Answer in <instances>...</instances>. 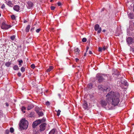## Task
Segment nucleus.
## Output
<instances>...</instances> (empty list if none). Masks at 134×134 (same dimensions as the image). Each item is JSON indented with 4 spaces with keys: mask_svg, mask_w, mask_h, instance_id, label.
I'll return each mask as SVG.
<instances>
[{
    "mask_svg": "<svg viewBox=\"0 0 134 134\" xmlns=\"http://www.w3.org/2000/svg\"><path fill=\"white\" fill-rule=\"evenodd\" d=\"M106 97V100L102 99L100 101V104L103 107L106 106L107 104L109 105L111 104L115 106L118 105L119 103L120 95L118 92L111 91L109 92Z\"/></svg>",
    "mask_w": 134,
    "mask_h": 134,
    "instance_id": "obj_1",
    "label": "nucleus"
},
{
    "mask_svg": "<svg viewBox=\"0 0 134 134\" xmlns=\"http://www.w3.org/2000/svg\"><path fill=\"white\" fill-rule=\"evenodd\" d=\"M29 123L28 121L25 119H22L20 121L19 125L20 129L21 130L26 129L28 127Z\"/></svg>",
    "mask_w": 134,
    "mask_h": 134,
    "instance_id": "obj_2",
    "label": "nucleus"
},
{
    "mask_svg": "<svg viewBox=\"0 0 134 134\" xmlns=\"http://www.w3.org/2000/svg\"><path fill=\"white\" fill-rule=\"evenodd\" d=\"M96 77L99 83L102 82L107 78V77L105 75L99 74H97L96 75Z\"/></svg>",
    "mask_w": 134,
    "mask_h": 134,
    "instance_id": "obj_3",
    "label": "nucleus"
},
{
    "mask_svg": "<svg viewBox=\"0 0 134 134\" xmlns=\"http://www.w3.org/2000/svg\"><path fill=\"white\" fill-rule=\"evenodd\" d=\"M11 27L10 25H8L6 24L4 22H3L1 26V28L2 29H8Z\"/></svg>",
    "mask_w": 134,
    "mask_h": 134,
    "instance_id": "obj_4",
    "label": "nucleus"
},
{
    "mask_svg": "<svg viewBox=\"0 0 134 134\" xmlns=\"http://www.w3.org/2000/svg\"><path fill=\"white\" fill-rule=\"evenodd\" d=\"M98 88L99 89L101 90L104 92H108L110 90V88H106L105 87L104 88L100 85L98 86Z\"/></svg>",
    "mask_w": 134,
    "mask_h": 134,
    "instance_id": "obj_5",
    "label": "nucleus"
},
{
    "mask_svg": "<svg viewBox=\"0 0 134 134\" xmlns=\"http://www.w3.org/2000/svg\"><path fill=\"white\" fill-rule=\"evenodd\" d=\"M94 30L96 31L98 30V33H100L101 31V28L100 27L99 28V26L98 24H96L95 25Z\"/></svg>",
    "mask_w": 134,
    "mask_h": 134,
    "instance_id": "obj_6",
    "label": "nucleus"
},
{
    "mask_svg": "<svg viewBox=\"0 0 134 134\" xmlns=\"http://www.w3.org/2000/svg\"><path fill=\"white\" fill-rule=\"evenodd\" d=\"M46 125V124L44 123L40 126V129L41 131H44L45 129Z\"/></svg>",
    "mask_w": 134,
    "mask_h": 134,
    "instance_id": "obj_7",
    "label": "nucleus"
},
{
    "mask_svg": "<svg viewBox=\"0 0 134 134\" xmlns=\"http://www.w3.org/2000/svg\"><path fill=\"white\" fill-rule=\"evenodd\" d=\"M127 41L128 43L129 44H130L134 42L133 40L132 39L131 37H129L128 38L127 40Z\"/></svg>",
    "mask_w": 134,
    "mask_h": 134,
    "instance_id": "obj_8",
    "label": "nucleus"
},
{
    "mask_svg": "<svg viewBox=\"0 0 134 134\" xmlns=\"http://www.w3.org/2000/svg\"><path fill=\"white\" fill-rule=\"evenodd\" d=\"M33 6L32 3L31 2H29L27 3V7L28 8L30 9Z\"/></svg>",
    "mask_w": 134,
    "mask_h": 134,
    "instance_id": "obj_9",
    "label": "nucleus"
},
{
    "mask_svg": "<svg viewBox=\"0 0 134 134\" xmlns=\"http://www.w3.org/2000/svg\"><path fill=\"white\" fill-rule=\"evenodd\" d=\"M80 51L78 48H75L74 50V54L76 56L78 54H79Z\"/></svg>",
    "mask_w": 134,
    "mask_h": 134,
    "instance_id": "obj_10",
    "label": "nucleus"
},
{
    "mask_svg": "<svg viewBox=\"0 0 134 134\" xmlns=\"http://www.w3.org/2000/svg\"><path fill=\"white\" fill-rule=\"evenodd\" d=\"M45 121V120L44 119H39L35 121H37L36 123H37L38 125L40 124L41 123L44 122Z\"/></svg>",
    "mask_w": 134,
    "mask_h": 134,
    "instance_id": "obj_11",
    "label": "nucleus"
},
{
    "mask_svg": "<svg viewBox=\"0 0 134 134\" xmlns=\"http://www.w3.org/2000/svg\"><path fill=\"white\" fill-rule=\"evenodd\" d=\"M127 14L129 17L131 19L133 18L134 16L133 14L131 13H129V12H127Z\"/></svg>",
    "mask_w": 134,
    "mask_h": 134,
    "instance_id": "obj_12",
    "label": "nucleus"
},
{
    "mask_svg": "<svg viewBox=\"0 0 134 134\" xmlns=\"http://www.w3.org/2000/svg\"><path fill=\"white\" fill-rule=\"evenodd\" d=\"M34 107V106L33 104H29L28 107L27 108V110H30L31 109Z\"/></svg>",
    "mask_w": 134,
    "mask_h": 134,
    "instance_id": "obj_13",
    "label": "nucleus"
},
{
    "mask_svg": "<svg viewBox=\"0 0 134 134\" xmlns=\"http://www.w3.org/2000/svg\"><path fill=\"white\" fill-rule=\"evenodd\" d=\"M13 9L14 10L18 12L20 9V7L19 6L16 5L14 6L13 7Z\"/></svg>",
    "mask_w": 134,
    "mask_h": 134,
    "instance_id": "obj_14",
    "label": "nucleus"
},
{
    "mask_svg": "<svg viewBox=\"0 0 134 134\" xmlns=\"http://www.w3.org/2000/svg\"><path fill=\"white\" fill-rule=\"evenodd\" d=\"M35 109L37 113L38 114L39 116H42L43 115V114L42 112L41 111H39L38 110H36V109Z\"/></svg>",
    "mask_w": 134,
    "mask_h": 134,
    "instance_id": "obj_15",
    "label": "nucleus"
},
{
    "mask_svg": "<svg viewBox=\"0 0 134 134\" xmlns=\"http://www.w3.org/2000/svg\"><path fill=\"white\" fill-rule=\"evenodd\" d=\"M53 67L52 66H49V68L47 70V72H48L50 71L53 69Z\"/></svg>",
    "mask_w": 134,
    "mask_h": 134,
    "instance_id": "obj_16",
    "label": "nucleus"
},
{
    "mask_svg": "<svg viewBox=\"0 0 134 134\" xmlns=\"http://www.w3.org/2000/svg\"><path fill=\"white\" fill-rule=\"evenodd\" d=\"M84 109H88V106L87 103L86 102L84 101Z\"/></svg>",
    "mask_w": 134,
    "mask_h": 134,
    "instance_id": "obj_17",
    "label": "nucleus"
},
{
    "mask_svg": "<svg viewBox=\"0 0 134 134\" xmlns=\"http://www.w3.org/2000/svg\"><path fill=\"white\" fill-rule=\"evenodd\" d=\"M37 121H35L32 124V127L34 128H35L38 125L37 123H36Z\"/></svg>",
    "mask_w": 134,
    "mask_h": 134,
    "instance_id": "obj_18",
    "label": "nucleus"
},
{
    "mask_svg": "<svg viewBox=\"0 0 134 134\" xmlns=\"http://www.w3.org/2000/svg\"><path fill=\"white\" fill-rule=\"evenodd\" d=\"M30 26L29 25H28L26 27V32H28L30 28Z\"/></svg>",
    "mask_w": 134,
    "mask_h": 134,
    "instance_id": "obj_19",
    "label": "nucleus"
},
{
    "mask_svg": "<svg viewBox=\"0 0 134 134\" xmlns=\"http://www.w3.org/2000/svg\"><path fill=\"white\" fill-rule=\"evenodd\" d=\"M11 64L10 62H8L5 63V65L6 66L8 67Z\"/></svg>",
    "mask_w": 134,
    "mask_h": 134,
    "instance_id": "obj_20",
    "label": "nucleus"
},
{
    "mask_svg": "<svg viewBox=\"0 0 134 134\" xmlns=\"http://www.w3.org/2000/svg\"><path fill=\"white\" fill-rule=\"evenodd\" d=\"M13 69L14 70H17L19 69V68L17 65H15L13 67Z\"/></svg>",
    "mask_w": 134,
    "mask_h": 134,
    "instance_id": "obj_21",
    "label": "nucleus"
},
{
    "mask_svg": "<svg viewBox=\"0 0 134 134\" xmlns=\"http://www.w3.org/2000/svg\"><path fill=\"white\" fill-rule=\"evenodd\" d=\"M55 132V130L53 129L49 133V134H54Z\"/></svg>",
    "mask_w": 134,
    "mask_h": 134,
    "instance_id": "obj_22",
    "label": "nucleus"
},
{
    "mask_svg": "<svg viewBox=\"0 0 134 134\" xmlns=\"http://www.w3.org/2000/svg\"><path fill=\"white\" fill-rule=\"evenodd\" d=\"M26 109V108L24 106H23L21 108V111L24 113H25V110Z\"/></svg>",
    "mask_w": 134,
    "mask_h": 134,
    "instance_id": "obj_23",
    "label": "nucleus"
},
{
    "mask_svg": "<svg viewBox=\"0 0 134 134\" xmlns=\"http://www.w3.org/2000/svg\"><path fill=\"white\" fill-rule=\"evenodd\" d=\"M6 4L10 6H11L12 5V4L11 2L8 1L6 2Z\"/></svg>",
    "mask_w": 134,
    "mask_h": 134,
    "instance_id": "obj_24",
    "label": "nucleus"
},
{
    "mask_svg": "<svg viewBox=\"0 0 134 134\" xmlns=\"http://www.w3.org/2000/svg\"><path fill=\"white\" fill-rule=\"evenodd\" d=\"M18 61L19 63V65L20 66H21L22 65V64L21 63L23 62V61L22 60H18Z\"/></svg>",
    "mask_w": 134,
    "mask_h": 134,
    "instance_id": "obj_25",
    "label": "nucleus"
},
{
    "mask_svg": "<svg viewBox=\"0 0 134 134\" xmlns=\"http://www.w3.org/2000/svg\"><path fill=\"white\" fill-rule=\"evenodd\" d=\"M92 84L91 83H90L88 84L87 87L91 89L92 88Z\"/></svg>",
    "mask_w": 134,
    "mask_h": 134,
    "instance_id": "obj_26",
    "label": "nucleus"
},
{
    "mask_svg": "<svg viewBox=\"0 0 134 134\" xmlns=\"http://www.w3.org/2000/svg\"><path fill=\"white\" fill-rule=\"evenodd\" d=\"M20 70L21 71L23 72L25 71V68L23 67H22L21 68Z\"/></svg>",
    "mask_w": 134,
    "mask_h": 134,
    "instance_id": "obj_27",
    "label": "nucleus"
},
{
    "mask_svg": "<svg viewBox=\"0 0 134 134\" xmlns=\"http://www.w3.org/2000/svg\"><path fill=\"white\" fill-rule=\"evenodd\" d=\"M119 72L117 70H115V72L114 74L116 75H119Z\"/></svg>",
    "mask_w": 134,
    "mask_h": 134,
    "instance_id": "obj_28",
    "label": "nucleus"
},
{
    "mask_svg": "<svg viewBox=\"0 0 134 134\" xmlns=\"http://www.w3.org/2000/svg\"><path fill=\"white\" fill-rule=\"evenodd\" d=\"M10 132L12 133H13L14 132V129L12 127L10 128Z\"/></svg>",
    "mask_w": 134,
    "mask_h": 134,
    "instance_id": "obj_29",
    "label": "nucleus"
},
{
    "mask_svg": "<svg viewBox=\"0 0 134 134\" xmlns=\"http://www.w3.org/2000/svg\"><path fill=\"white\" fill-rule=\"evenodd\" d=\"M123 85H124L125 86H127L128 85V83L126 81H125L124 83L123 84Z\"/></svg>",
    "mask_w": 134,
    "mask_h": 134,
    "instance_id": "obj_30",
    "label": "nucleus"
},
{
    "mask_svg": "<svg viewBox=\"0 0 134 134\" xmlns=\"http://www.w3.org/2000/svg\"><path fill=\"white\" fill-rule=\"evenodd\" d=\"M57 111V115L58 116H59L60 114V113L61 112V111L59 110H58V111Z\"/></svg>",
    "mask_w": 134,
    "mask_h": 134,
    "instance_id": "obj_31",
    "label": "nucleus"
},
{
    "mask_svg": "<svg viewBox=\"0 0 134 134\" xmlns=\"http://www.w3.org/2000/svg\"><path fill=\"white\" fill-rule=\"evenodd\" d=\"M15 36L14 35L11 36L10 37V38L11 39V40H14L15 39Z\"/></svg>",
    "mask_w": 134,
    "mask_h": 134,
    "instance_id": "obj_32",
    "label": "nucleus"
},
{
    "mask_svg": "<svg viewBox=\"0 0 134 134\" xmlns=\"http://www.w3.org/2000/svg\"><path fill=\"white\" fill-rule=\"evenodd\" d=\"M31 68L33 69H34L35 68V66L34 64H32L31 66Z\"/></svg>",
    "mask_w": 134,
    "mask_h": 134,
    "instance_id": "obj_33",
    "label": "nucleus"
},
{
    "mask_svg": "<svg viewBox=\"0 0 134 134\" xmlns=\"http://www.w3.org/2000/svg\"><path fill=\"white\" fill-rule=\"evenodd\" d=\"M11 18L13 20L15 19V17L14 15H12L11 16Z\"/></svg>",
    "mask_w": 134,
    "mask_h": 134,
    "instance_id": "obj_34",
    "label": "nucleus"
},
{
    "mask_svg": "<svg viewBox=\"0 0 134 134\" xmlns=\"http://www.w3.org/2000/svg\"><path fill=\"white\" fill-rule=\"evenodd\" d=\"M88 48H89L88 47V46H87L86 47V53H84V56H86V52L87 51L88 49Z\"/></svg>",
    "mask_w": 134,
    "mask_h": 134,
    "instance_id": "obj_35",
    "label": "nucleus"
},
{
    "mask_svg": "<svg viewBox=\"0 0 134 134\" xmlns=\"http://www.w3.org/2000/svg\"><path fill=\"white\" fill-rule=\"evenodd\" d=\"M51 8L52 10H53L55 8V7L53 6H52L51 7Z\"/></svg>",
    "mask_w": 134,
    "mask_h": 134,
    "instance_id": "obj_36",
    "label": "nucleus"
},
{
    "mask_svg": "<svg viewBox=\"0 0 134 134\" xmlns=\"http://www.w3.org/2000/svg\"><path fill=\"white\" fill-rule=\"evenodd\" d=\"M9 130H6L5 132V134H8L9 133Z\"/></svg>",
    "mask_w": 134,
    "mask_h": 134,
    "instance_id": "obj_37",
    "label": "nucleus"
},
{
    "mask_svg": "<svg viewBox=\"0 0 134 134\" xmlns=\"http://www.w3.org/2000/svg\"><path fill=\"white\" fill-rule=\"evenodd\" d=\"M98 50L99 52H101L103 50L102 48L101 47H99Z\"/></svg>",
    "mask_w": 134,
    "mask_h": 134,
    "instance_id": "obj_38",
    "label": "nucleus"
},
{
    "mask_svg": "<svg viewBox=\"0 0 134 134\" xmlns=\"http://www.w3.org/2000/svg\"><path fill=\"white\" fill-rule=\"evenodd\" d=\"M46 104L47 105H50V103L48 101H47L46 103Z\"/></svg>",
    "mask_w": 134,
    "mask_h": 134,
    "instance_id": "obj_39",
    "label": "nucleus"
},
{
    "mask_svg": "<svg viewBox=\"0 0 134 134\" xmlns=\"http://www.w3.org/2000/svg\"><path fill=\"white\" fill-rule=\"evenodd\" d=\"M40 29H38L36 30V31L38 33L39 32V31H40Z\"/></svg>",
    "mask_w": 134,
    "mask_h": 134,
    "instance_id": "obj_40",
    "label": "nucleus"
},
{
    "mask_svg": "<svg viewBox=\"0 0 134 134\" xmlns=\"http://www.w3.org/2000/svg\"><path fill=\"white\" fill-rule=\"evenodd\" d=\"M5 7V5L4 4H2L1 7V8L2 9H3Z\"/></svg>",
    "mask_w": 134,
    "mask_h": 134,
    "instance_id": "obj_41",
    "label": "nucleus"
},
{
    "mask_svg": "<svg viewBox=\"0 0 134 134\" xmlns=\"http://www.w3.org/2000/svg\"><path fill=\"white\" fill-rule=\"evenodd\" d=\"M125 81H126L125 80H121V83L123 84L124 83V82H125Z\"/></svg>",
    "mask_w": 134,
    "mask_h": 134,
    "instance_id": "obj_42",
    "label": "nucleus"
},
{
    "mask_svg": "<svg viewBox=\"0 0 134 134\" xmlns=\"http://www.w3.org/2000/svg\"><path fill=\"white\" fill-rule=\"evenodd\" d=\"M58 6H60L61 5V3L60 2H58Z\"/></svg>",
    "mask_w": 134,
    "mask_h": 134,
    "instance_id": "obj_43",
    "label": "nucleus"
},
{
    "mask_svg": "<svg viewBox=\"0 0 134 134\" xmlns=\"http://www.w3.org/2000/svg\"><path fill=\"white\" fill-rule=\"evenodd\" d=\"M106 49V48L105 46H104L102 48V50L103 51H105Z\"/></svg>",
    "mask_w": 134,
    "mask_h": 134,
    "instance_id": "obj_44",
    "label": "nucleus"
},
{
    "mask_svg": "<svg viewBox=\"0 0 134 134\" xmlns=\"http://www.w3.org/2000/svg\"><path fill=\"white\" fill-rule=\"evenodd\" d=\"M18 76H20L21 75V74L20 72H18Z\"/></svg>",
    "mask_w": 134,
    "mask_h": 134,
    "instance_id": "obj_45",
    "label": "nucleus"
},
{
    "mask_svg": "<svg viewBox=\"0 0 134 134\" xmlns=\"http://www.w3.org/2000/svg\"><path fill=\"white\" fill-rule=\"evenodd\" d=\"M3 113L2 111H0V116H2L3 115Z\"/></svg>",
    "mask_w": 134,
    "mask_h": 134,
    "instance_id": "obj_46",
    "label": "nucleus"
},
{
    "mask_svg": "<svg viewBox=\"0 0 134 134\" xmlns=\"http://www.w3.org/2000/svg\"><path fill=\"white\" fill-rule=\"evenodd\" d=\"M5 105L6 106H7V107H8L9 106V104H8L7 103H5Z\"/></svg>",
    "mask_w": 134,
    "mask_h": 134,
    "instance_id": "obj_47",
    "label": "nucleus"
},
{
    "mask_svg": "<svg viewBox=\"0 0 134 134\" xmlns=\"http://www.w3.org/2000/svg\"><path fill=\"white\" fill-rule=\"evenodd\" d=\"M79 60V59L77 58H76L75 59L76 61V62H77V61Z\"/></svg>",
    "mask_w": 134,
    "mask_h": 134,
    "instance_id": "obj_48",
    "label": "nucleus"
},
{
    "mask_svg": "<svg viewBox=\"0 0 134 134\" xmlns=\"http://www.w3.org/2000/svg\"><path fill=\"white\" fill-rule=\"evenodd\" d=\"M89 52L90 54H92V52L91 51H89Z\"/></svg>",
    "mask_w": 134,
    "mask_h": 134,
    "instance_id": "obj_49",
    "label": "nucleus"
},
{
    "mask_svg": "<svg viewBox=\"0 0 134 134\" xmlns=\"http://www.w3.org/2000/svg\"><path fill=\"white\" fill-rule=\"evenodd\" d=\"M87 41V39L86 38H84V42H86Z\"/></svg>",
    "mask_w": 134,
    "mask_h": 134,
    "instance_id": "obj_50",
    "label": "nucleus"
},
{
    "mask_svg": "<svg viewBox=\"0 0 134 134\" xmlns=\"http://www.w3.org/2000/svg\"><path fill=\"white\" fill-rule=\"evenodd\" d=\"M82 42H84V38H83L82 39Z\"/></svg>",
    "mask_w": 134,
    "mask_h": 134,
    "instance_id": "obj_51",
    "label": "nucleus"
},
{
    "mask_svg": "<svg viewBox=\"0 0 134 134\" xmlns=\"http://www.w3.org/2000/svg\"><path fill=\"white\" fill-rule=\"evenodd\" d=\"M103 32H105V30L104 29L103 30Z\"/></svg>",
    "mask_w": 134,
    "mask_h": 134,
    "instance_id": "obj_52",
    "label": "nucleus"
},
{
    "mask_svg": "<svg viewBox=\"0 0 134 134\" xmlns=\"http://www.w3.org/2000/svg\"><path fill=\"white\" fill-rule=\"evenodd\" d=\"M93 97V95H91V98Z\"/></svg>",
    "mask_w": 134,
    "mask_h": 134,
    "instance_id": "obj_53",
    "label": "nucleus"
},
{
    "mask_svg": "<svg viewBox=\"0 0 134 134\" xmlns=\"http://www.w3.org/2000/svg\"><path fill=\"white\" fill-rule=\"evenodd\" d=\"M58 95H59V97H60V94H58Z\"/></svg>",
    "mask_w": 134,
    "mask_h": 134,
    "instance_id": "obj_54",
    "label": "nucleus"
},
{
    "mask_svg": "<svg viewBox=\"0 0 134 134\" xmlns=\"http://www.w3.org/2000/svg\"><path fill=\"white\" fill-rule=\"evenodd\" d=\"M52 0H51L50 1H51V2H52Z\"/></svg>",
    "mask_w": 134,
    "mask_h": 134,
    "instance_id": "obj_55",
    "label": "nucleus"
},
{
    "mask_svg": "<svg viewBox=\"0 0 134 134\" xmlns=\"http://www.w3.org/2000/svg\"><path fill=\"white\" fill-rule=\"evenodd\" d=\"M1 14L0 13V16H1Z\"/></svg>",
    "mask_w": 134,
    "mask_h": 134,
    "instance_id": "obj_56",
    "label": "nucleus"
},
{
    "mask_svg": "<svg viewBox=\"0 0 134 134\" xmlns=\"http://www.w3.org/2000/svg\"><path fill=\"white\" fill-rule=\"evenodd\" d=\"M69 54H71V53H70V52H69Z\"/></svg>",
    "mask_w": 134,
    "mask_h": 134,
    "instance_id": "obj_57",
    "label": "nucleus"
}]
</instances>
